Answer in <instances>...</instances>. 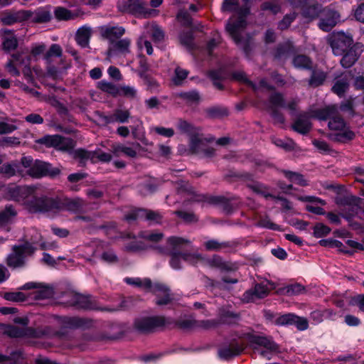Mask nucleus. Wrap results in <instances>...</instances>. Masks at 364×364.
Returning a JSON list of instances; mask_svg holds the SVG:
<instances>
[{
	"instance_id": "obj_36",
	"label": "nucleus",
	"mask_w": 364,
	"mask_h": 364,
	"mask_svg": "<svg viewBox=\"0 0 364 364\" xmlns=\"http://www.w3.org/2000/svg\"><path fill=\"white\" fill-rule=\"evenodd\" d=\"M63 56V48L58 44H52L43 55L47 63H51L53 58H61Z\"/></svg>"
},
{
	"instance_id": "obj_28",
	"label": "nucleus",
	"mask_w": 364,
	"mask_h": 364,
	"mask_svg": "<svg viewBox=\"0 0 364 364\" xmlns=\"http://www.w3.org/2000/svg\"><path fill=\"white\" fill-rule=\"evenodd\" d=\"M177 128L182 134H186L190 136L200 134V129L195 127L191 122L183 119H179L177 122Z\"/></svg>"
},
{
	"instance_id": "obj_3",
	"label": "nucleus",
	"mask_w": 364,
	"mask_h": 364,
	"mask_svg": "<svg viewBox=\"0 0 364 364\" xmlns=\"http://www.w3.org/2000/svg\"><path fill=\"white\" fill-rule=\"evenodd\" d=\"M247 340L250 348L256 355L270 360L273 355L279 352V346L272 337L250 334Z\"/></svg>"
},
{
	"instance_id": "obj_30",
	"label": "nucleus",
	"mask_w": 364,
	"mask_h": 364,
	"mask_svg": "<svg viewBox=\"0 0 364 364\" xmlns=\"http://www.w3.org/2000/svg\"><path fill=\"white\" fill-rule=\"evenodd\" d=\"M62 210H67L72 212L80 210L85 205L84 200L80 198L61 200Z\"/></svg>"
},
{
	"instance_id": "obj_27",
	"label": "nucleus",
	"mask_w": 364,
	"mask_h": 364,
	"mask_svg": "<svg viewBox=\"0 0 364 364\" xmlns=\"http://www.w3.org/2000/svg\"><path fill=\"white\" fill-rule=\"evenodd\" d=\"M144 31L142 35L146 38L150 36L156 42H161L164 38V33L161 28L155 23H147L144 26Z\"/></svg>"
},
{
	"instance_id": "obj_25",
	"label": "nucleus",
	"mask_w": 364,
	"mask_h": 364,
	"mask_svg": "<svg viewBox=\"0 0 364 364\" xmlns=\"http://www.w3.org/2000/svg\"><path fill=\"white\" fill-rule=\"evenodd\" d=\"M270 289L266 285L257 284L252 290L247 291L244 295V300L247 302L254 301L255 299H262L269 294Z\"/></svg>"
},
{
	"instance_id": "obj_45",
	"label": "nucleus",
	"mask_w": 364,
	"mask_h": 364,
	"mask_svg": "<svg viewBox=\"0 0 364 364\" xmlns=\"http://www.w3.org/2000/svg\"><path fill=\"white\" fill-rule=\"evenodd\" d=\"M326 74L321 70H314L312 72L311 78L309 80L310 86L316 87L323 84L326 80Z\"/></svg>"
},
{
	"instance_id": "obj_18",
	"label": "nucleus",
	"mask_w": 364,
	"mask_h": 364,
	"mask_svg": "<svg viewBox=\"0 0 364 364\" xmlns=\"http://www.w3.org/2000/svg\"><path fill=\"white\" fill-rule=\"evenodd\" d=\"M213 140L214 139L213 137H204L201 133L192 136L189 139L188 154H200L206 146V144L209 142L213 141Z\"/></svg>"
},
{
	"instance_id": "obj_20",
	"label": "nucleus",
	"mask_w": 364,
	"mask_h": 364,
	"mask_svg": "<svg viewBox=\"0 0 364 364\" xmlns=\"http://www.w3.org/2000/svg\"><path fill=\"white\" fill-rule=\"evenodd\" d=\"M69 303L77 309H95L97 308L95 301L90 296L79 294H73Z\"/></svg>"
},
{
	"instance_id": "obj_4",
	"label": "nucleus",
	"mask_w": 364,
	"mask_h": 364,
	"mask_svg": "<svg viewBox=\"0 0 364 364\" xmlns=\"http://www.w3.org/2000/svg\"><path fill=\"white\" fill-rule=\"evenodd\" d=\"M124 280L129 284L142 287L154 293L156 296V304L157 305H166L172 300L169 289L164 284H154L152 285L149 279L125 278Z\"/></svg>"
},
{
	"instance_id": "obj_15",
	"label": "nucleus",
	"mask_w": 364,
	"mask_h": 364,
	"mask_svg": "<svg viewBox=\"0 0 364 364\" xmlns=\"http://www.w3.org/2000/svg\"><path fill=\"white\" fill-rule=\"evenodd\" d=\"M363 49L364 46L358 43L348 48L342 55L343 58L341 60V65L346 68L351 67L358 60Z\"/></svg>"
},
{
	"instance_id": "obj_52",
	"label": "nucleus",
	"mask_w": 364,
	"mask_h": 364,
	"mask_svg": "<svg viewBox=\"0 0 364 364\" xmlns=\"http://www.w3.org/2000/svg\"><path fill=\"white\" fill-rule=\"evenodd\" d=\"M292 51L291 46L289 43L279 45L275 52L276 58L282 59L287 58Z\"/></svg>"
},
{
	"instance_id": "obj_40",
	"label": "nucleus",
	"mask_w": 364,
	"mask_h": 364,
	"mask_svg": "<svg viewBox=\"0 0 364 364\" xmlns=\"http://www.w3.org/2000/svg\"><path fill=\"white\" fill-rule=\"evenodd\" d=\"M16 215V212L12 205L6 206L5 209L0 211V228L6 225Z\"/></svg>"
},
{
	"instance_id": "obj_48",
	"label": "nucleus",
	"mask_w": 364,
	"mask_h": 364,
	"mask_svg": "<svg viewBox=\"0 0 364 364\" xmlns=\"http://www.w3.org/2000/svg\"><path fill=\"white\" fill-rule=\"evenodd\" d=\"M269 102L270 104L269 109L272 107L275 109H277V107H285L284 97L282 93H272L269 98Z\"/></svg>"
},
{
	"instance_id": "obj_26",
	"label": "nucleus",
	"mask_w": 364,
	"mask_h": 364,
	"mask_svg": "<svg viewBox=\"0 0 364 364\" xmlns=\"http://www.w3.org/2000/svg\"><path fill=\"white\" fill-rule=\"evenodd\" d=\"M7 334L10 337H38L39 333L32 328L18 327L15 326H9L6 330Z\"/></svg>"
},
{
	"instance_id": "obj_51",
	"label": "nucleus",
	"mask_w": 364,
	"mask_h": 364,
	"mask_svg": "<svg viewBox=\"0 0 364 364\" xmlns=\"http://www.w3.org/2000/svg\"><path fill=\"white\" fill-rule=\"evenodd\" d=\"M118 95L122 96L129 99H135L137 96V90L135 87L132 86L123 85L119 87Z\"/></svg>"
},
{
	"instance_id": "obj_24",
	"label": "nucleus",
	"mask_w": 364,
	"mask_h": 364,
	"mask_svg": "<svg viewBox=\"0 0 364 364\" xmlns=\"http://www.w3.org/2000/svg\"><path fill=\"white\" fill-rule=\"evenodd\" d=\"M0 38H1L4 50L10 52L11 50H14L17 48L18 41L14 33L11 31H0Z\"/></svg>"
},
{
	"instance_id": "obj_35",
	"label": "nucleus",
	"mask_w": 364,
	"mask_h": 364,
	"mask_svg": "<svg viewBox=\"0 0 364 364\" xmlns=\"http://www.w3.org/2000/svg\"><path fill=\"white\" fill-rule=\"evenodd\" d=\"M295 68L299 69L310 70L312 68L313 63L311 60L305 55H297L292 60Z\"/></svg>"
},
{
	"instance_id": "obj_7",
	"label": "nucleus",
	"mask_w": 364,
	"mask_h": 364,
	"mask_svg": "<svg viewBox=\"0 0 364 364\" xmlns=\"http://www.w3.org/2000/svg\"><path fill=\"white\" fill-rule=\"evenodd\" d=\"M36 141L48 147L52 146L58 150L68 152L72 151L75 146V141L73 139L58 134L47 135L38 139Z\"/></svg>"
},
{
	"instance_id": "obj_9",
	"label": "nucleus",
	"mask_w": 364,
	"mask_h": 364,
	"mask_svg": "<svg viewBox=\"0 0 364 364\" xmlns=\"http://www.w3.org/2000/svg\"><path fill=\"white\" fill-rule=\"evenodd\" d=\"M328 41L333 53L336 55H342L353 43L352 36L343 32L333 33Z\"/></svg>"
},
{
	"instance_id": "obj_23",
	"label": "nucleus",
	"mask_w": 364,
	"mask_h": 364,
	"mask_svg": "<svg viewBox=\"0 0 364 364\" xmlns=\"http://www.w3.org/2000/svg\"><path fill=\"white\" fill-rule=\"evenodd\" d=\"M131 117L130 112L126 109H116L109 115H102L101 118L105 124L126 123Z\"/></svg>"
},
{
	"instance_id": "obj_16",
	"label": "nucleus",
	"mask_w": 364,
	"mask_h": 364,
	"mask_svg": "<svg viewBox=\"0 0 364 364\" xmlns=\"http://www.w3.org/2000/svg\"><path fill=\"white\" fill-rule=\"evenodd\" d=\"M131 53V40L128 38L119 39L109 45L107 56L111 58L120 55L126 56Z\"/></svg>"
},
{
	"instance_id": "obj_57",
	"label": "nucleus",
	"mask_w": 364,
	"mask_h": 364,
	"mask_svg": "<svg viewBox=\"0 0 364 364\" xmlns=\"http://www.w3.org/2000/svg\"><path fill=\"white\" fill-rule=\"evenodd\" d=\"M16 173L15 166L11 164H1L0 160V176L9 178Z\"/></svg>"
},
{
	"instance_id": "obj_33",
	"label": "nucleus",
	"mask_w": 364,
	"mask_h": 364,
	"mask_svg": "<svg viewBox=\"0 0 364 364\" xmlns=\"http://www.w3.org/2000/svg\"><path fill=\"white\" fill-rule=\"evenodd\" d=\"M72 154L73 158L79 161L80 166H84L89 159L95 161V153L93 151L79 149L73 151Z\"/></svg>"
},
{
	"instance_id": "obj_10",
	"label": "nucleus",
	"mask_w": 364,
	"mask_h": 364,
	"mask_svg": "<svg viewBox=\"0 0 364 364\" xmlns=\"http://www.w3.org/2000/svg\"><path fill=\"white\" fill-rule=\"evenodd\" d=\"M119 8L123 11L130 12L144 18L156 14L155 10L147 8V4L144 0H127L124 4L120 3Z\"/></svg>"
},
{
	"instance_id": "obj_29",
	"label": "nucleus",
	"mask_w": 364,
	"mask_h": 364,
	"mask_svg": "<svg viewBox=\"0 0 364 364\" xmlns=\"http://www.w3.org/2000/svg\"><path fill=\"white\" fill-rule=\"evenodd\" d=\"M92 34V29L89 26L80 28L75 36V40L79 46L82 48L88 46L90 38Z\"/></svg>"
},
{
	"instance_id": "obj_60",
	"label": "nucleus",
	"mask_w": 364,
	"mask_h": 364,
	"mask_svg": "<svg viewBox=\"0 0 364 364\" xmlns=\"http://www.w3.org/2000/svg\"><path fill=\"white\" fill-rule=\"evenodd\" d=\"M188 75V71L177 67L175 70V76L173 79L175 85H181L182 81L185 80Z\"/></svg>"
},
{
	"instance_id": "obj_31",
	"label": "nucleus",
	"mask_w": 364,
	"mask_h": 364,
	"mask_svg": "<svg viewBox=\"0 0 364 364\" xmlns=\"http://www.w3.org/2000/svg\"><path fill=\"white\" fill-rule=\"evenodd\" d=\"M203 246L207 251L220 252L232 247L230 242H220L218 240L211 239L205 241Z\"/></svg>"
},
{
	"instance_id": "obj_61",
	"label": "nucleus",
	"mask_w": 364,
	"mask_h": 364,
	"mask_svg": "<svg viewBox=\"0 0 364 364\" xmlns=\"http://www.w3.org/2000/svg\"><path fill=\"white\" fill-rule=\"evenodd\" d=\"M295 314H286L278 316L275 323L277 325H293Z\"/></svg>"
},
{
	"instance_id": "obj_14",
	"label": "nucleus",
	"mask_w": 364,
	"mask_h": 364,
	"mask_svg": "<svg viewBox=\"0 0 364 364\" xmlns=\"http://www.w3.org/2000/svg\"><path fill=\"white\" fill-rule=\"evenodd\" d=\"M29 62V56H23L21 53H14L5 64V69L11 76L18 77L21 72L18 68L24 66Z\"/></svg>"
},
{
	"instance_id": "obj_34",
	"label": "nucleus",
	"mask_w": 364,
	"mask_h": 364,
	"mask_svg": "<svg viewBox=\"0 0 364 364\" xmlns=\"http://www.w3.org/2000/svg\"><path fill=\"white\" fill-rule=\"evenodd\" d=\"M53 294L52 288L40 284L37 289L31 293V296L36 300H42L53 297Z\"/></svg>"
},
{
	"instance_id": "obj_22",
	"label": "nucleus",
	"mask_w": 364,
	"mask_h": 364,
	"mask_svg": "<svg viewBox=\"0 0 364 364\" xmlns=\"http://www.w3.org/2000/svg\"><path fill=\"white\" fill-rule=\"evenodd\" d=\"M101 36L109 41V44L119 38L125 33V28L122 26H104L100 28Z\"/></svg>"
},
{
	"instance_id": "obj_62",
	"label": "nucleus",
	"mask_w": 364,
	"mask_h": 364,
	"mask_svg": "<svg viewBox=\"0 0 364 364\" xmlns=\"http://www.w3.org/2000/svg\"><path fill=\"white\" fill-rule=\"evenodd\" d=\"M330 232L331 229L328 226L322 223H318L316 225L314 228V235L316 237H324L329 234Z\"/></svg>"
},
{
	"instance_id": "obj_11",
	"label": "nucleus",
	"mask_w": 364,
	"mask_h": 364,
	"mask_svg": "<svg viewBox=\"0 0 364 364\" xmlns=\"http://www.w3.org/2000/svg\"><path fill=\"white\" fill-rule=\"evenodd\" d=\"M60 173V168L52 167L51 164L49 163L38 160L34 162L31 168L28 170V174L36 178L47 176L55 177L59 175Z\"/></svg>"
},
{
	"instance_id": "obj_21",
	"label": "nucleus",
	"mask_w": 364,
	"mask_h": 364,
	"mask_svg": "<svg viewBox=\"0 0 364 364\" xmlns=\"http://www.w3.org/2000/svg\"><path fill=\"white\" fill-rule=\"evenodd\" d=\"M340 21L339 14L333 10L324 11V16L320 19L319 28L324 31H329Z\"/></svg>"
},
{
	"instance_id": "obj_63",
	"label": "nucleus",
	"mask_w": 364,
	"mask_h": 364,
	"mask_svg": "<svg viewBox=\"0 0 364 364\" xmlns=\"http://www.w3.org/2000/svg\"><path fill=\"white\" fill-rule=\"evenodd\" d=\"M261 8L263 11H269L273 14H276L280 11V6L275 1L264 2L262 4Z\"/></svg>"
},
{
	"instance_id": "obj_64",
	"label": "nucleus",
	"mask_w": 364,
	"mask_h": 364,
	"mask_svg": "<svg viewBox=\"0 0 364 364\" xmlns=\"http://www.w3.org/2000/svg\"><path fill=\"white\" fill-rule=\"evenodd\" d=\"M101 259L109 264H116L118 262V257L113 250H107L101 255Z\"/></svg>"
},
{
	"instance_id": "obj_43",
	"label": "nucleus",
	"mask_w": 364,
	"mask_h": 364,
	"mask_svg": "<svg viewBox=\"0 0 364 364\" xmlns=\"http://www.w3.org/2000/svg\"><path fill=\"white\" fill-rule=\"evenodd\" d=\"M239 316L232 311L220 309L218 321L224 323H232L238 321Z\"/></svg>"
},
{
	"instance_id": "obj_41",
	"label": "nucleus",
	"mask_w": 364,
	"mask_h": 364,
	"mask_svg": "<svg viewBox=\"0 0 364 364\" xmlns=\"http://www.w3.org/2000/svg\"><path fill=\"white\" fill-rule=\"evenodd\" d=\"M139 215L143 216V220L156 224L161 223L162 219L160 213L147 209H143V211H140Z\"/></svg>"
},
{
	"instance_id": "obj_59",
	"label": "nucleus",
	"mask_w": 364,
	"mask_h": 364,
	"mask_svg": "<svg viewBox=\"0 0 364 364\" xmlns=\"http://www.w3.org/2000/svg\"><path fill=\"white\" fill-rule=\"evenodd\" d=\"M183 252H171L170 264L172 268L175 269H179L182 267L181 266V255Z\"/></svg>"
},
{
	"instance_id": "obj_32",
	"label": "nucleus",
	"mask_w": 364,
	"mask_h": 364,
	"mask_svg": "<svg viewBox=\"0 0 364 364\" xmlns=\"http://www.w3.org/2000/svg\"><path fill=\"white\" fill-rule=\"evenodd\" d=\"M31 20L35 23H46L51 19V14L46 8H39L29 15Z\"/></svg>"
},
{
	"instance_id": "obj_6",
	"label": "nucleus",
	"mask_w": 364,
	"mask_h": 364,
	"mask_svg": "<svg viewBox=\"0 0 364 364\" xmlns=\"http://www.w3.org/2000/svg\"><path fill=\"white\" fill-rule=\"evenodd\" d=\"M248 13V11H245L244 12L239 14L237 18L234 16L230 18L226 24V31L233 39L235 43L240 46L244 51L247 54V45L246 43H243L240 33L246 27L247 23L245 21V16Z\"/></svg>"
},
{
	"instance_id": "obj_1",
	"label": "nucleus",
	"mask_w": 364,
	"mask_h": 364,
	"mask_svg": "<svg viewBox=\"0 0 364 364\" xmlns=\"http://www.w3.org/2000/svg\"><path fill=\"white\" fill-rule=\"evenodd\" d=\"M312 117L319 120L328 119V127L332 132L328 136L332 141L346 143L355 137L354 132L347 127L336 105L315 109Z\"/></svg>"
},
{
	"instance_id": "obj_54",
	"label": "nucleus",
	"mask_w": 364,
	"mask_h": 364,
	"mask_svg": "<svg viewBox=\"0 0 364 364\" xmlns=\"http://www.w3.org/2000/svg\"><path fill=\"white\" fill-rule=\"evenodd\" d=\"M206 113L210 117L217 118L227 116L228 114V110L225 107H213L208 108L206 110Z\"/></svg>"
},
{
	"instance_id": "obj_53",
	"label": "nucleus",
	"mask_w": 364,
	"mask_h": 364,
	"mask_svg": "<svg viewBox=\"0 0 364 364\" xmlns=\"http://www.w3.org/2000/svg\"><path fill=\"white\" fill-rule=\"evenodd\" d=\"M272 142L279 147H281L287 151H291L294 149L295 144L294 142L289 139H282L274 138L272 139Z\"/></svg>"
},
{
	"instance_id": "obj_47",
	"label": "nucleus",
	"mask_w": 364,
	"mask_h": 364,
	"mask_svg": "<svg viewBox=\"0 0 364 364\" xmlns=\"http://www.w3.org/2000/svg\"><path fill=\"white\" fill-rule=\"evenodd\" d=\"M97 87L102 91L107 92L112 96H117L119 94V87L112 82L102 80L98 82Z\"/></svg>"
},
{
	"instance_id": "obj_2",
	"label": "nucleus",
	"mask_w": 364,
	"mask_h": 364,
	"mask_svg": "<svg viewBox=\"0 0 364 364\" xmlns=\"http://www.w3.org/2000/svg\"><path fill=\"white\" fill-rule=\"evenodd\" d=\"M26 208L31 213H42L49 215L62 211L61 200L58 197L32 194L31 199L26 202Z\"/></svg>"
},
{
	"instance_id": "obj_19",
	"label": "nucleus",
	"mask_w": 364,
	"mask_h": 364,
	"mask_svg": "<svg viewBox=\"0 0 364 364\" xmlns=\"http://www.w3.org/2000/svg\"><path fill=\"white\" fill-rule=\"evenodd\" d=\"M141 148L139 143H132V146H128L122 144H113L111 146L112 151L115 156H119L122 154L134 159L137 157L138 150Z\"/></svg>"
},
{
	"instance_id": "obj_56",
	"label": "nucleus",
	"mask_w": 364,
	"mask_h": 364,
	"mask_svg": "<svg viewBox=\"0 0 364 364\" xmlns=\"http://www.w3.org/2000/svg\"><path fill=\"white\" fill-rule=\"evenodd\" d=\"M321 11V6L318 4H312L309 6H306L303 9V14L305 17L314 18Z\"/></svg>"
},
{
	"instance_id": "obj_42",
	"label": "nucleus",
	"mask_w": 364,
	"mask_h": 364,
	"mask_svg": "<svg viewBox=\"0 0 364 364\" xmlns=\"http://www.w3.org/2000/svg\"><path fill=\"white\" fill-rule=\"evenodd\" d=\"M283 173L285 177L287 178L290 181L294 182L301 186H306L308 185V183L304 178V176L297 172L283 171Z\"/></svg>"
},
{
	"instance_id": "obj_13",
	"label": "nucleus",
	"mask_w": 364,
	"mask_h": 364,
	"mask_svg": "<svg viewBox=\"0 0 364 364\" xmlns=\"http://www.w3.org/2000/svg\"><path fill=\"white\" fill-rule=\"evenodd\" d=\"M245 347V343L240 339L233 338L219 349L218 354L221 358L228 360L240 355Z\"/></svg>"
},
{
	"instance_id": "obj_49",
	"label": "nucleus",
	"mask_w": 364,
	"mask_h": 364,
	"mask_svg": "<svg viewBox=\"0 0 364 364\" xmlns=\"http://www.w3.org/2000/svg\"><path fill=\"white\" fill-rule=\"evenodd\" d=\"M247 186L253 191L262 195L265 198H274V196L268 193L267 187L260 183L252 181L251 183L248 184Z\"/></svg>"
},
{
	"instance_id": "obj_39",
	"label": "nucleus",
	"mask_w": 364,
	"mask_h": 364,
	"mask_svg": "<svg viewBox=\"0 0 364 364\" xmlns=\"http://www.w3.org/2000/svg\"><path fill=\"white\" fill-rule=\"evenodd\" d=\"M181 257L183 261L191 265H196L197 264L203 263L205 261V257L198 252H183Z\"/></svg>"
},
{
	"instance_id": "obj_58",
	"label": "nucleus",
	"mask_w": 364,
	"mask_h": 364,
	"mask_svg": "<svg viewBox=\"0 0 364 364\" xmlns=\"http://www.w3.org/2000/svg\"><path fill=\"white\" fill-rule=\"evenodd\" d=\"M220 324L217 320H201L196 321V326L204 330H209L216 328Z\"/></svg>"
},
{
	"instance_id": "obj_44",
	"label": "nucleus",
	"mask_w": 364,
	"mask_h": 364,
	"mask_svg": "<svg viewBox=\"0 0 364 364\" xmlns=\"http://www.w3.org/2000/svg\"><path fill=\"white\" fill-rule=\"evenodd\" d=\"M178 97L189 105L197 104L200 99L199 93L196 90L181 92L178 94Z\"/></svg>"
},
{
	"instance_id": "obj_37",
	"label": "nucleus",
	"mask_w": 364,
	"mask_h": 364,
	"mask_svg": "<svg viewBox=\"0 0 364 364\" xmlns=\"http://www.w3.org/2000/svg\"><path fill=\"white\" fill-rule=\"evenodd\" d=\"M349 87V80L346 76L342 77L336 81L332 87V91L337 95L341 97L344 95Z\"/></svg>"
},
{
	"instance_id": "obj_12",
	"label": "nucleus",
	"mask_w": 364,
	"mask_h": 364,
	"mask_svg": "<svg viewBox=\"0 0 364 364\" xmlns=\"http://www.w3.org/2000/svg\"><path fill=\"white\" fill-rule=\"evenodd\" d=\"M36 192L33 186H18L11 185L7 188L9 196L17 202L22 203L26 206L27 200L31 199L32 194Z\"/></svg>"
},
{
	"instance_id": "obj_46",
	"label": "nucleus",
	"mask_w": 364,
	"mask_h": 364,
	"mask_svg": "<svg viewBox=\"0 0 364 364\" xmlns=\"http://www.w3.org/2000/svg\"><path fill=\"white\" fill-rule=\"evenodd\" d=\"M139 237L150 242H158L164 237V234L159 232L142 231Z\"/></svg>"
},
{
	"instance_id": "obj_8",
	"label": "nucleus",
	"mask_w": 364,
	"mask_h": 364,
	"mask_svg": "<svg viewBox=\"0 0 364 364\" xmlns=\"http://www.w3.org/2000/svg\"><path fill=\"white\" fill-rule=\"evenodd\" d=\"M168 323L166 318L163 316L143 317L135 320L134 328L139 333H149Z\"/></svg>"
},
{
	"instance_id": "obj_17",
	"label": "nucleus",
	"mask_w": 364,
	"mask_h": 364,
	"mask_svg": "<svg viewBox=\"0 0 364 364\" xmlns=\"http://www.w3.org/2000/svg\"><path fill=\"white\" fill-rule=\"evenodd\" d=\"M314 111L312 110L309 113H304L299 115L291 125L292 129L301 134L309 133L312 127L310 118L313 117L312 114Z\"/></svg>"
},
{
	"instance_id": "obj_38",
	"label": "nucleus",
	"mask_w": 364,
	"mask_h": 364,
	"mask_svg": "<svg viewBox=\"0 0 364 364\" xmlns=\"http://www.w3.org/2000/svg\"><path fill=\"white\" fill-rule=\"evenodd\" d=\"M191 241L183 237L172 236L167 239V245L172 248V252H176L178 248L184 245H190Z\"/></svg>"
},
{
	"instance_id": "obj_55",
	"label": "nucleus",
	"mask_w": 364,
	"mask_h": 364,
	"mask_svg": "<svg viewBox=\"0 0 364 364\" xmlns=\"http://www.w3.org/2000/svg\"><path fill=\"white\" fill-rule=\"evenodd\" d=\"M4 299L13 302H21L26 300V296L21 291L6 292L3 295Z\"/></svg>"
},
{
	"instance_id": "obj_5",
	"label": "nucleus",
	"mask_w": 364,
	"mask_h": 364,
	"mask_svg": "<svg viewBox=\"0 0 364 364\" xmlns=\"http://www.w3.org/2000/svg\"><path fill=\"white\" fill-rule=\"evenodd\" d=\"M36 248L29 242L12 246L11 252L6 256L5 262L11 269L23 268L26 265L28 257L33 256Z\"/></svg>"
},
{
	"instance_id": "obj_50",
	"label": "nucleus",
	"mask_w": 364,
	"mask_h": 364,
	"mask_svg": "<svg viewBox=\"0 0 364 364\" xmlns=\"http://www.w3.org/2000/svg\"><path fill=\"white\" fill-rule=\"evenodd\" d=\"M147 246L142 241L137 240L134 237V240L127 242L124 246V250L130 252H136L146 250Z\"/></svg>"
}]
</instances>
